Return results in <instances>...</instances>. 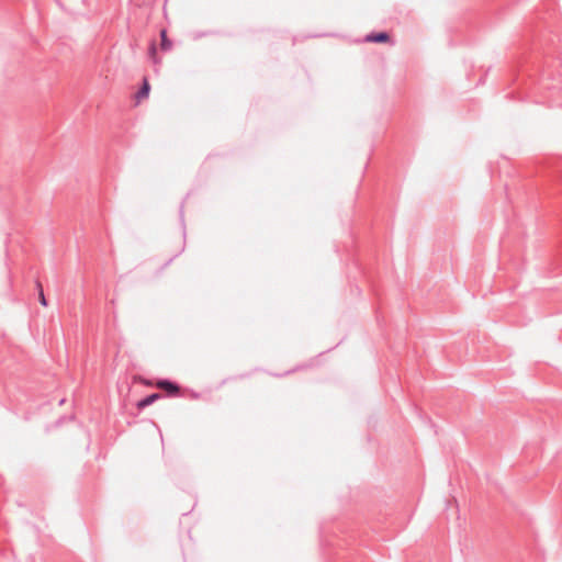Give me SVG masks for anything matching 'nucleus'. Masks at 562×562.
Masks as SVG:
<instances>
[{
    "label": "nucleus",
    "instance_id": "nucleus-5",
    "mask_svg": "<svg viewBox=\"0 0 562 562\" xmlns=\"http://www.w3.org/2000/svg\"><path fill=\"white\" fill-rule=\"evenodd\" d=\"M160 38H161V43H160L161 49L162 50H169L171 48V46H172V43L167 37V31L166 30H161L160 31Z\"/></svg>",
    "mask_w": 562,
    "mask_h": 562
},
{
    "label": "nucleus",
    "instance_id": "nucleus-1",
    "mask_svg": "<svg viewBox=\"0 0 562 562\" xmlns=\"http://www.w3.org/2000/svg\"><path fill=\"white\" fill-rule=\"evenodd\" d=\"M156 386L165 391L169 396H178L180 394V386L167 379L158 380Z\"/></svg>",
    "mask_w": 562,
    "mask_h": 562
},
{
    "label": "nucleus",
    "instance_id": "nucleus-3",
    "mask_svg": "<svg viewBox=\"0 0 562 562\" xmlns=\"http://www.w3.org/2000/svg\"><path fill=\"white\" fill-rule=\"evenodd\" d=\"M390 40V35L386 32L371 33L367 35L366 41L372 43H385Z\"/></svg>",
    "mask_w": 562,
    "mask_h": 562
},
{
    "label": "nucleus",
    "instance_id": "nucleus-2",
    "mask_svg": "<svg viewBox=\"0 0 562 562\" xmlns=\"http://www.w3.org/2000/svg\"><path fill=\"white\" fill-rule=\"evenodd\" d=\"M160 397H161L160 393L149 394L146 397L138 401L136 406L139 411H142V409L146 408L147 406L154 404Z\"/></svg>",
    "mask_w": 562,
    "mask_h": 562
},
{
    "label": "nucleus",
    "instance_id": "nucleus-6",
    "mask_svg": "<svg viewBox=\"0 0 562 562\" xmlns=\"http://www.w3.org/2000/svg\"><path fill=\"white\" fill-rule=\"evenodd\" d=\"M37 301L44 305V306H47V301H46V297L43 293V289L41 286V284L37 282Z\"/></svg>",
    "mask_w": 562,
    "mask_h": 562
},
{
    "label": "nucleus",
    "instance_id": "nucleus-4",
    "mask_svg": "<svg viewBox=\"0 0 562 562\" xmlns=\"http://www.w3.org/2000/svg\"><path fill=\"white\" fill-rule=\"evenodd\" d=\"M149 90H150V86H149L147 79L145 78L144 81H143L142 87L139 88V90L135 94L136 100L140 101V100L147 98L148 94H149Z\"/></svg>",
    "mask_w": 562,
    "mask_h": 562
},
{
    "label": "nucleus",
    "instance_id": "nucleus-7",
    "mask_svg": "<svg viewBox=\"0 0 562 562\" xmlns=\"http://www.w3.org/2000/svg\"><path fill=\"white\" fill-rule=\"evenodd\" d=\"M156 52H157V47H156V44L155 42H151L150 46H149V57L156 63Z\"/></svg>",
    "mask_w": 562,
    "mask_h": 562
}]
</instances>
